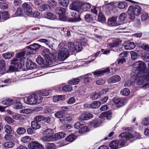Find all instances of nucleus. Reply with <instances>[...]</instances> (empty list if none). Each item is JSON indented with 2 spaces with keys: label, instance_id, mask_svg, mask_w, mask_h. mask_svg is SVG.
Listing matches in <instances>:
<instances>
[{
  "label": "nucleus",
  "instance_id": "nucleus-1",
  "mask_svg": "<svg viewBox=\"0 0 149 149\" xmlns=\"http://www.w3.org/2000/svg\"><path fill=\"white\" fill-rule=\"evenodd\" d=\"M26 60L24 56H16L11 61V63L14 65V66H10L7 70L8 73H11L15 71L16 69H21L22 65H24Z\"/></svg>",
  "mask_w": 149,
  "mask_h": 149
},
{
  "label": "nucleus",
  "instance_id": "nucleus-2",
  "mask_svg": "<svg viewBox=\"0 0 149 149\" xmlns=\"http://www.w3.org/2000/svg\"><path fill=\"white\" fill-rule=\"evenodd\" d=\"M136 75L135 81L139 85H143L142 88L148 86L149 87V72H145L138 74H134Z\"/></svg>",
  "mask_w": 149,
  "mask_h": 149
},
{
  "label": "nucleus",
  "instance_id": "nucleus-3",
  "mask_svg": "<svg viewBox=\"0 0 149 149\" xmlns=\"http://www.w3.org/2000/svg\"><path fill=\"white\" fill-rule=\"evenodd\" d=\"M41 47V45L37 43H34L27 46L16 54L15 56H24L31 55L33 54L37 51V50Z\"/></svg>",
  "mask_w": 149,
  "mask_h": 149
},
{
  "label": "nucleus",
  "instance_id": "nucleus-4",
  "mask_svg": "<svg viewBox=\"0 0 149 149\" xmlns=\"http://www.w3.org/2000/svg\"><path fill=\"white\" fill-rule=\"evenodd\" d=\"M42 97L38 93L32 94L28 97H25L24 98L25 103L30 105L38 104L42 102Z\"/></svg>",
  "mask_w": 149,
  "mask_h": 149
},
{
  "label": "nucleus",
  "instance_id": "nucleus-5",
  "mask_svg": "<svg viewBox=\"0 0 149 149\" xmlns=\"http://www.w3.org/2000/svg\"><path fill=\"white\" fill-rule=\"evenodd\" d=\"M141 10V8L137 5L130 6L128 10L129 18L131 20L134 19L135 16L138 15L140 14Z\"/></svg>",
  "mask_w": 149,
  "mask_h": 149
},
{
  "label": "nucleus",
  "instance_id": "nucleus-6",
  "mask_svg": "<svg viewBox=\"0 0 149 149\" xmlns=\"http://www.w3.org/2000/svg\"><path fill=\"white\" fill-rule=\"evenodd\" d=\"M119 137L121 138L119 141H118V145L120 147L123 146L126 143L127 140L132 139H133L132 135L130 133L128 132H123L119 135Z\"/></svg>",
  "mask_w": 149,
  "mask_h": 149
},
{
  "label": "nucleus",
  "instance_id": "nucleus-7",
  "mask_svg": "<svg viewBox=\"0 0 149 149\" xmlns=\"http://www.w3.org/2000/svg\"><path fill=\"white\" fill-rule=\"evenodd\" d=\"M82 2L77 0L73 1L69 6L70 9L77 11L78 12H81L82 10Z\"/></svg>",
  "mask_w": 149,
  "mask_h": 149
},
{
  "label": "nucleus",
  "instance_id": "nucleus-8",
  "mask_svg": "<svg viewBox=\"0 0 149 149\" xmlns=\"http://www.w3.org/2000/svg\"><path fill=\"white\" fill-rule=\"evenodd\" d=\"M138 66L134 67L133 69V72L135 74H138L140 73H144L146 72H144V70L146 68L145 64L143 62L139 61L138 63H136Z\"/></svg>",
  "mask_w": 149,
  "mask_h": 149
},
{
  "label": "nucleus",
  "instance_id": "nucleus-9",
  "mask_svg": "<svg viewBox=\"0 0 149 149\" xmlns=\"http://www.w3.org/2000/svg\"><path fill=\"white\" fill-rule=\"evenodd\" d=\"M110 72V69L109 68H108L106 69L103 70H97L92 72L91 73H93L95 76V77H96L101 76L106 74H108Z\"/></svg>",
  "mask_w": 149,
  "mask_h": 149
},
{
  "label": "nucleus",
  "instance_id": "nucleus-10",
  "mask_svg": "<svg viewBox=\"0 0 149 149\" xmlns=\"http://www.w3.org/2000/svg\"><path fill=\"white\" fill-rule=\"evenodd\" d=\"M22 7L24 8L25 14L30 16L33 15L32 8L31 6L26 3H24L22 5Z\"/></svg>",
  "mask_w": 149,
  "mask_h": 149
},
{
  "label": "nucleus",
  "instance_id": "nucleus-11",
  "mask_svg": "<svg viewBox=\"0 0 149 149\" xmlns=\"http://www.w3.org/2000/svg\"><path fill=\"white\" fill-rule=\"evenodd\" d=\"M28 147L30 149H43V146L36 141L31 142L28 145Z\"/></svg>",
  "mask_w": 149,
  "mask_h": 149
},
{
  "label": "nucleus",
  "instance_id": "nucleus-12",
  "mask_svg": "<svg viewBox=\"0 0 149 149\" xmlns=\"http://www.w3.org/2000/svg\"><path fill=\"white\" fill-rule=\"evenodd\" d=\"M71 15L74 17L73 18H70L68 20L69 22H79L81 20L80 16L78 14H77L74 12L71 13Z\"/></svg>",
  "mask_w": 149,
  "mask_h": 149
},
{
  "label": "nucleus",
  "instance_id": "nucleus-13",
  "mask_svg": "<svg viewBox=\"0 0 149 149\" xmlns=\"http://www.w3.org/2000/svg\"><path fill=\"white\" fill-rule=\"evenodd\" d=\"M123 46L126 49L130 50L133 49L135 47V45L133 42H131L130 41H126L123 44Z\"/></svg>",
  "mask_w": 149,
  "mask_h": 149
},
{
  "label": "nucleus",
  "instance_id": "nucleus-14",
  "mask_svg": "<svg viewBox=\"0 0 149 149\" xmlns=\"http://www.w3.org/2000/svg\"><path fill=\"white\" fill-rule=\"evenodd\" d=\"M55 57L52 56H46L45 58V65L46 67L48 66L52 65L53 63L56 62L55 60Z\"/></svg>",
  "mask_w": 149,
  "mask_h": 149
},
{
  "label": "nucleus",
  "instance_id": "nucleus-15",
  "mask_svg": "<svg viewBox=\"0 0 149 149\" xmlns=\"http://www.w3.org/2000/svg\"><path fill=\"white\" fill-rule=\"evenodd\" d=\"M92 76V74L91 73H88L85 75H82V76H84L83 78H84V83L88 84L91 82L93 79V77Z\"/></svg>",
  "mask_w": 149,
  "mask_h": 149
},
{
  "label": "nucleus",
  "instance_id": "nucleus-16",
  "mask_svg": "<svg viewBox=\"0 0 149 149\" xmlns=\"http://www.w3.org/2000/svg\"><path fill=\"white\" fill-rule=\"evenodd\" d=\"M26 59L25 61H26V66L28 69L32 70L36 67L37 65L35 63L29 59L26 58Z\"/></svg>",
  "mask_w": 149,
  "mask_h": 149
},
{
  "label": "nucleus",
  "instance_id": "nucleus-17",
  "mask_svg": "<svg viewBox=\"0 0 149 149\" xmlns=\"http://www.w3.org/2000/svg\"><path fill=\"white\" fill-rule=\"evenodd\" d=\"M117 17L116 16H113L110 18H109L108 20V24L110 26H118L120 25L119 23H116Z\"/></svg>",
  "mask_w": 149,
  "mask_h": 149
},
{
  "label": "nucleus",
  "instance_id": "nucleus-18",
  "mask_svg": "<svg viewBox=\"0 0 149 149\" xmlns=\"http://www.w3.org/2000/svg\"><path fill=\"white\" fill-rule=\"evenodd\" d=\"M83 77L84 76H80L77 78H73L69 81L68 83L71 85H77L79 83L80 81Z\"/></svg>",
  "mask_w": 149,
  "mask_h": 149
},
{
  "label": "nucleus",
  "instance_id": "nucleus-19",
  "mask_svg": "<svg viewBox=\"0 0 149 149\" xmlns=\"http://www.w3.org/2000/svg\"><path fill=\"white\" fill-rule=\"evenodd\" d=\"M113 101L116 104V106L118 108L124 105V101L122 98L116 97L113 98Z\"/></svg>",
  "mask_w": 149,
  "mask_h": 149
},
{
  "label": "nucleus",
  "instance_id": "nucleus-20",
  "mask_svg": "<svg viewBox=\"0 0 149 149\" xmlns=\"http://www.w3.org/2000/svg\"><path fill=\"white\" fill-rule=\"evenodd\" d=\"M112 116V113L111 111H108L106 112L102 113L99 116V118H105L107 120L111 119Z\"/></svg>",
  "mask_w": 149,
  "mask_h": 149
},
{
  "label": "nucleus",
  "instance_id": "nucleus-21",
  "mask_svg": "<svg viewBox=\"0 0 149 149\" xmlns=\"http://www.w3.org/2000/svg\"><path fill=\"white\" fill-rule=\"evenodd\" d=\"M93 115L90 113L84 112L81 116V118L83 120H88L93 117Z\"/></svg>",
  "mask_w": 149,
  "mask_h": 149
},
{
  "label": "nucleus",
  "instance_id": "nucleus-22",
  "mask_svg": "<svg viewBox=\"0 0 149 149\" xmlns=\"http://www.w3.org/2000/svg\"><path fill=\"white\" fill-rule=\"evenodd\" d=\"M6 72L5 62L3 60H0V74H3Z\"/></svg>",
  "mask_w": 149,
  "mask_h": 149
},
{
  "label": "nucleus",
  "instance_id": "nucleus-23",
  "mask_svg": "<svg viewBox=\"0 0 149 149\" xmlns=\"http://www.w3.org/2000/svg\"><path fill=\"white\" fill-rule=\"evenodd\" d=\"M2 146L5 149L12 148L15 145L14 142L11 141H5L2 143Z\"/></svg>",
  "mask_w": 149,
  "mask_h": 149
},
{
  "label": "nucleus",
  "instance_id": "nucleus-24",
  "mask_svg": "<svg viewBox=\"0 0 149 149\" xmlns=\"http://www.w3.org/2000/svg\"><path fill=\"white\" fill-rule=\"evenodd\" d=\"M69 50L65 48H63L60 49L58 53V56H69Z\"/></svg>",
  "mask_w": 149,
  "mask_h": 149
},
{
  "label": "nucleus",
  "instance_id": "nucleus-25",
  "mask_svg": "<svg viewBox=\"0 0 149 149\" xmlns=\"http://www.w3.org/2000/svg\"><path fill=\"white\" fill-rule=\"evenodd\" d=\"M120 80V77L119 76L115 75L109 78L108 81V82L109 84L114 83L119 81Z\"/></svg>",
  "mask_w": 149,
  "mask_h": 149
},
{
  "label": "nucleus",
  "instance_id": "nucleus-26",
  "mask_svg": "<svg viewBox=\"0 0 149 149\" xmlns=\"http://www.w3.org/2000/svg\"><path fill=\"white\" fill-rule=\"evenodd\" d=\"M41 139L45 141H53L55 140V138L54 135H50L42 136L41 137Z\"/></svg>",
  "mask_w": 149,
  "mask_h": 149
},
{
  "label": "nucleus",
  "instance_id": "nucleus-27",
  "mask_svg": "<svg viewBox=\"0 0 149 149\" xmlns=\"http://www.w3.org/2000/svg\"><path fill=\"white\" fill-rule=\"evenodd\" d=\"M74 45H75V48L74 49V54L76 53L77 52L81 51L82 49V47L81 45V43L79 41H76L74 42Z\"/></svg>",
  "mask_w": 149,
  "mask_h": 149
},
{
  "label": "nucleus",
  "instance_id": "nucleus-28",
  "mask_svg": "<svg viewBox=\"0 0 149 149\" xmlns=\"http://www.w3.org/2000/svg\"><path fill=\"white\" fill-rule=\"evenodd\" d=\"M110 148L112 149H117L119 148L118 141H113L109 144Z\"/></svg>",
  "mask_w": 149,
  "mask_h": 149
},
{
  "label": "nucleus",
  "instance_id": "nucleus-29",
  "mask_svg": "<svg viewBox=\"0 0 149 149\" xmlns=\"http://www.w3.org/2000/svg\"><path fill=\"white\" fill-rule=\"evenodd\" d=\"M31 127L34 130H36L39 129L41 125L37 121L34 120L31 122Z\"/></svg>",
  "mask_w": 149,
  "mask_h": 149
},
{
  "label": "nucleus",
  "instance_id": "nucleus-30",
  "mask_svg": "<svg viewBox=\"0 0 149 149\" xmlns=\"http://www.w3.org/2000/svg\"><path fill=\"white\" fill-rule=\"evenodd\" d=\"M66 134L64 132H59L55 134L54 135V137L56 139H59L64 138L66 136Z\"/></svg>",
  "mask_w": 149,
  "mask_h": 149
},
{
  "label": "nucleus",
  "instance_id": "nucleus-31",
  "mask_svg": "<svg viewBox=\"0 0 149 149\" xmlns=\"http://www.w3.org/2000/svg\"><path fill=\"white\" fill-rule=\"evenodd\" d=\"M42 56H53V54L50 52L49 50L47 48H45L43 49L42 53Z\"/></svg>",
  "mask_w": 149,
  "mask_h": 149
},
{
  "label": "nucleus",
  "instance_id": "nucleus-32",
  "mask_svg": "<svg viewBox=\"0 0 149 149\" xmlns=\"http://www.w3.org/2000/svg\"><path fill=\"white\" fill-rule=\"evenodd\" d=\"M127 15L125 13L121 14L119 17V22L120 25L123 24V22L126 19Z\"/></svg>",
  "mask_w": 149,
  "mask_h": 149
},
{
  "label": "nucleus",
  "instance_id": "nucleus-33",
  "mask_svg": "<svg viewBox=\"0 0 149 149\" xmlns=\"http://www.w3.org/2000/svg\"><path fill=\"white\" fill-rule=\"evenodd\" d=\"M49 5L46 4H43L38 7V9L40 11L48 10L49 8Z\"/></svg>",
  "mask_w": 149,
  "mask_h": 149
},
{
  "label": "nucleus",
  "instance_id": "nucleus-34",
  "mask_svg": "<svg viewBox=\"0 0 149 149\" xmlns=\"http://www.w3.org/2000/svg\"><path fill=\"white\" fill-rule=\"evenodd\" d=\"M65 12V9L61 7H58L56 8L55 10V13L59 16L63 14Z\"/></svg>",
  "mask_w": 149,
  "mask_h": 149
},
{
  "label": "nucleus",
  "instance_id": "nucleus-35",
  "mask_svg": "<svg viewBox=\"0 0 149 149\" xmlns=\"http://www.w3.org/2000/svg\"><path fill=\"white\" fill-rule=\"evenodd\" d=\"M1 21H3L8 18V13L6 12H0Z\"/></svg>",
  "mask_w": 149,
  "mask_h": 149
},
{
  "label": "nucleus",
  "instance_id": "nucleus-36",
  "mask_svg": "<svg viewBox=\"0 0 149 149\" xmlns=\"http://www.w3.org/2000/svg\"><path fill=\"white\" fill-rule=\"evenodd\" d=\"M138 46L144 50L148 51L149 50V45L141 43H138Z\"/></svg>",
  "mask_w": 149,
  "mask_h": 149
},
{
  "label": "nucleus",
  "instance_id": "nucleus-37",
  "mask_svg": "<svg viewBox=\"0 0 149 149\" xmlns=\"http://www.w3.org/2000/svg\"><path fill=\"white\" fill-rule=\"evenodd\" d=\"M14 102V101L10 99H6L2 101V104L3 105H9Z\"/></svg>",
  "mask_w": 149,
  "mask_h": 149
},
{
  "label": "nucleus",
  "instance_id": "nucleus-38",
  "mask_svg": "<svg viewBox=\"0 0 149 149\" xmlns=\"http://www.w3.org/2000/svg\"><path fill=\"white\" fill-rule=\"evenodd\" d=\"M84 19L86 22H91L93 20L92 16L89 14H87L84 16Z\"/></svg>",
  "mask_w": 149,
  "mask_h": 149
},
{
  "label": "nucleus",
  "instance_id": "nucleus-39",
  "mask_svg": "<svg viewBox=\"0 0 149 149\" xmlns=\"http://www.w3.org/2000/svg\"><path fill=\"white\" fill-rule=\"evenodd\" d=\"M24 116L22 114L14 115L12 117L15 119L17 120H22L24 119Z\"/></svg>",
  "mask_w": 149,
  "mask_h": 149
},
{
  "label": "nucleus",
  "instance_id": "nucleus-40",
  "mask_svg": "<svg viewBox=\"0 0 149 149\" xmlns=\"http://www.w3.org/2000/svg\"><path fill=\"white\" fill-rule=\"evenodd\" d=\"M121 43V41L119 39H117L114 41L113 43L109 44V46L111 47H117L119 46Z\"/></svg>",
  "mask_w": 149,
  "mask_h": 149
},
{
  "label": "nucleus",
  "instance_id": "nucleus-41",
  "mask_svg": "<svg viewBox=\"0 0 149 149\" xmlns=\"http://www.w3.org/2000/svg\"><path fill=\"white\" fill-rule=\"evenodd\" d=\"M98 19L100 22H104L106 20V18L104 14L101 12H99L98 16Z\"/></svg>",
  "mask_w": 149,
  "mask_h": 149
},
{
  "label": "nucleus",
  "instance_id": "nucleus-42",
  "mask_svg": "<svg viewBox=\"0 0 149 149\" xmlns=\"http://www.w3.org/2000/svg\"><path fill=\"white\" fill-rule=\"evenodd\" d=\"M75 46L74 42L73 43L72 42H69L68 44V46L69 49L70 50V51L73 54H74L75 48Z\"/></svg>",
  "mask_w": 149,
  "mask_h": 149
},
{
  "label": "nucleus",
  "instance_id": "nucleus-43",
  "mask_svg": "<svg viewBox=\"0 0 149 149\" xmlns=\"http://www.w3.org/2000/svg\"><path fill=\"white\" fill-rule=\"evenodd\" d=\"M36 61L37 63L39 65H45V61L44 59L41 56H38L36 58Z\"/></svg>",
  "mask_w": 149,
  "mask_h": 149
},
{
  "label": "nucleus",
  "instance_id": "nucleus-44",
  "mask_svg": "<svg viewBox=\"0 0 149 149\" xmlns=\"http://www.w3.org/2000/svg\"><path fill=\"white\" fill-rule=\"evenodd\" d=\"M76 136L74 134H71L65 138L66 141L72 142L74 141L76 139Z\"/></svg>",
  "mask_w": 149,
  "mask_h": 149
},
{
  "label": "nucleus",
  "instance_id": "nucleus-45",
  "mask_svg": "<svg viewBox=\"0 0 149 149\" xmlns=\"http://www.w3.org/2000/svg\"><path fill=\"white\" fill-rule=\"evenodd\" d=\"M101 105V103L99 101H94L91 103L92 108L97 109L99 108Z\"/></svg>",
  "mask_w": 149,
  "mask_h": 149
},
{
  "label": "nucleus",
  "instance_id": "nucleus-46",
  "mask_svg": "<svg viewBox=\"0 0 149 149\" xmlns=\"http://www.w3.org/2000/svg\"><path fill=\"white\" fill-rule=\"evenodd\" d=\"M59 3L63 7H66L69 3V0H58Z\"/></svg>",
  "mask_w": 149,
  "mask_h": 149
},
{
  "label": "nucleus",
  "instance_id": "nucleus-47",
  "mask_svg": "<svg viewBox=\"0 0 149 149\" xmlns=\"http://www.w3.org/2000/svg\"><path fill=\"white\" fill-rule=\"evenodd\" d=\"M23 14V10L22 8H18L15 13V16H22Z\"/></svg>",
  "mask_w": 149,
  "mask_h": 149
},
{
  "label": "nucleus",
  "instance_id": "nucleus-48",
  "mask_svg": "<svg viewBox=\"0 0 149 149\" xmlns=\"http://www.w3.org/2000/svg\"><path fill=\"white\" fill-rule=\"evenodd\" d=\"M5 132L7 134H10L12 133V131L11 127L10 125H6L4 127Z\"/></svg>",
  "mask_w": 149,
  "mask_h": 149
},
{
  "label": "nucleus",
  "instance_id": "nucleus-49",
  "mask_svg": "<svg viewBox=\"0 0 149 149\" xmlns=\"http://www.w3.org/2000/svg\"><path fill=\"white\" fill-rule=\"evenodd\" d=\"M72 86L70 85L64 86L62 88V90L65 92H69L72 90Z\"/></svg>",
  "mask_w": 149,
  "mask_h": 149
},
{
  "label": "nucleus",
  "instance_id": "nucleus-50",
  "mask_svg": "<svg viewBox=\"0 0 149 149\" xmlns=\"http://www.w3.org/2000/svg\"><path fill=\"white\" fill-rule=\"evenodd\" d=\"M100 95L101 94L100 93H92L90 99L92 100H95L99 97Z\"/></svg>",
  "mask_w": 149,
  "mask_h": 149
},
{
  "label": "nucleus",
  "instance_id": "nucleus-51",
  "mask_svg": "<svg viewBox=\"0 0 149 149\" xmlns=\"http://www.w3.org/2000/svg\"><path fill=\"white\" fill-rule=\"evenodd\" d=\"M130 91L129 89L127 88H125L120 91V93L125 96L128 95L130 94Z\"/></svg>",
  "mask_w": 149,
  "mask_h": 149
},
{
  "label": "nucleus",
  "instance_id": "nucleus-52",
  "mask_svg": "<svg viewBox=\"0 0 149 149\" xmlns=\"http://www.w3.org/2000/svg\"><path fill=\"white\" fill-rule=\"evenodd\" d=\"M54 116L56 118H60L63 117L64 116V115L63 113H62V111H58L55 113Z\"/></svg>",
  "mask_w": 149,
  "mask_h": 149
},
{
  "label": "nucleus",
  "instance_id": "nucleus-53",
  "mask_svg": "<svg viewBox=\"0 0 149 149\" xmlns=\"http://www.w3.org/2000/svg\"><path fill=\"white\" fill-rule=\"evenodd\" d=\"M52 57H55V60L56 62L58 61H63L67 59L68 56H52Z\"/></svg>",
  "mask_w": 149,
  "mask_h": 149
},
{
  "label": "nucleus",
  "instance_id": "nucleus-54",
  "mask_svg": "<svg viewBox=\"0 0 149 149\" xmlns=\"http://www.w3.org/2000/svg\"><path fill=\"white\" fill-rule=\"evenodd\" d=\"M17 133L19 135H22L26 132V130L23 127H19L17 130Z\"/></svg>",
  "mask_w": 149,
  "mask_h": 149
},
{
  "label": "nucleus",
  "instance_id": "nucleus-55",
  "mask_svg": "<svg viewBox=\"0 0 149 149\" xmlns=\"http://www.w3.org/2000/svg\"><path fill=\"white\" fill-rule=\"evenodd\" d=\"M89 131L88 128L86 126H83V125L79 130L80 133H82Z\"/></svg>",
  "mask_w": 149,
  "mask_h": 149
},
{
  "label": "nucleus",
  "instance_id": "nucleus-56",
  "mask_svg": "<svg viewBox=\"0 0 149 149\" xmlns=\"http://www.w3.org/2000/svg\"><path fill=\"white\" fill-rule=\"evenodd\" d=\"M45 17L48 19H53L55 17L53 14L50 12H48L45 15Z\"/></svg>",
  "mask_w": 149,
  "mask_h": 149
},
{
  "label": "nucleus",
  "instance_id": "nucleus-57",
  "mask_svg": "<svg viewBox=\"0 0 149 149\" xmlns=\"http://www.w3.org/2000/svg\"><path fill=\"white\" fill-rule=\"evenodd\" d=\"M31 139L30 137L26 136L22 138L21 141L24 143H27L29 142Z\"/></svg>",
  "mask_w": 149,
  "mask_h": 149
},
{
  "label": "nucleus",
  "instance_id": "nucleus-58",
  "mask_svg": "<svg viewBox=\"0 0 149 149\" xmlns=\"http://www.w3.org/2000/svg\"><path fill=\"white\" fill-rule=\"evenodd\" d=\"M44 116L41 115H38L36 116L34 119L37 122H40L43 121Z\"/></svg>",
  "mask_w": 149,
  "mask_h": 149
},
{
  "label": "nucleus",
  "instance_id": "nucleus-59",
  "mask_svg": "<svg viewBox=\"0 0 149 149\" xmlns=\"http://www.w3.org/2000/svg\"><path fill=\"white\" fill-rule=\"evenodd\" d=\"M82 6L83 7V10L84 11H87L91 8L90 5L88 3H86L83 5L82 4Z\"/></svg>",
  "mask_w": 149,
  "mask_h": 149
},
{
  "label": "nucleus",
  "instance_id": "nucleus-60",
  "mask_svg": "<svg viewBox=\"0 0 149 149\" xmlns=\"http://www.w3.org/2000/svg\"><path fill=\"white\" fill-rule=\"evenodd\" d=\"M148 17V13H143L141 16V20L143 21H145L147 19Z\"/></svg>",
  "mask_w": 149,
  "mask_h": 149
},
{
  "label": "nucleus",
  "instance_id": "nucleus-61",
  "mask_svg": "<svg viewBox=\"0 0 149 149\" xmlns=\"http://www.w3.org/2000/svg\"><path fill=\"white\" fill-rule=\"evenodd\" d=\"M20 112L21 113L29 114L32 112V110L31 109H23L20 111Z\"/></svg>",
  "mask_w": 149,
  "mask_h": 149
},
{
  "label": "nucleus",
  "instance_id": "nucleus-62",
  "mask_svg": "<svg viewBox=\"0 0 149 149\" xmlns=\"http://www.w3.org/2000/svg\"><path fill=\"white\" fill-rule=\"evenodd\" d=\"M50 91L46 90H43L40 91V94L42 96H46L48 95Z\"/></svg>",
  "mask_w": 149,
  "mask_h": 149
},
{
  "label": "nucleus",
  "instance_id": "nucleus-63",
  "mask_svg": "<svg viewBox=\"0 0 149 149\" xmlns=\"http://www.w3.org/2000/svg\"><path fill=\"white\" fill-rule=\"evenodd\" d=\"M55 145L52 143H47L46 145V149H55Z\"/></svg>",
  "mask_w": 149,
  "mask_h": 149
},
{
  "label": "nucleus",
  "instance_id": "nucleus-64",
  "mask_svg": "<svg viewBox=\"0 0 149 149\" xmlns=\"http://www.w3.org/2000/svg\"><path fill=\"white\" fill-rule=\"evenodd\" d=\"M4 139L6 141H11L13 139V137L12 135L8 134L5 135Z\"/></svg>",
  "mask_w": 149,
  "mask_h": 149
}]
</instances>
